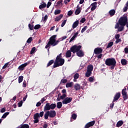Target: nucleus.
Wrapping results in <instances>:
<instances>
[{
	"mask_svg": "<svg viewBox=\"0 0 128 128\" xmlns=\"http://www.w3.org/2000/svg\"><path fill=\"white\" fill-rule=\"evenodd\" d=\"M46 4L44 2H43L42 4H41L40 5L39 8L40 10H42V8H46Z\"/></svg>",
	"mask_w": 128,
	"mask_h": 128,
	"instance_id": "obj_27",
	"label": "nucleus"
},
{
	"mask_svg": "<svg viewBox=\"0 0 128 128\" xmlns=\"http://www.w3.org/2000/svg\"><path fill=\"white\" fill-rule=\"evenodd\" d=\"M72 14H74V12H72V11L70 10L68 12V16H72Z\"/></svg>",
	"mask_w": 128,
	"mask_h": 128,
	"instance_id": "obj_52",
	"label": "nucleus"
},
{
	"mask_svg": "<svg viewBox=\"0 0 128 128\" xmlns=\"http://www.w3.org/2000/svg\"><path fill=\"white\" fill-rule=\"evenodd\" d=\"M80 48H82V46L79 45L78 46L76 45H74L70 48V50L73 54H76V52L80 50Z\"/></svg>",
	"mask_w": 128,
	"mask_h": 128,
	"instance_id": "obj_6",
	"label": "nucleus"
},
{
	"mask_svg": "<svg viewBox=\"0 0 128 128\" xmlns=\"http://www.w3.org/2000/svg\"><path fill=\"white\" fill-rule=\"evenodd\" d=\"M56 108V104L52 103L50 104V103H47L44 106V112H46V110H54Z\"/></svg>",
	"mask_w": 128,
	"mask_h": 128,
	"instance_id": "obj_5",
	"label": "nucleus"
},
{
	"mask_svg": "<svg viewBox=\"0 0 128 128\" xmlns=\"http://www.w3.org/2000/svg\"><path fill=\"white\" fill-rule=\"evenodd\" d=\"M120 34H116V36H115L116 40H118L120 38Z\"/></svg>",
	"mask_w": 128,
	"mask_h": 128,
	"instance_id": "obj_59",
	"label": "nucleus"
},
{
	"mask_svg": "<svg viewBox=\"0 0 128 128\" xmlns=\"http://www.w3.org/2000/svg\"><path fill=\"white\" fill-rule=\"evenodd\" d=\"M8 114H10V112H5L2 116V118H6V116H8Z\"/></svg>",
	"mask_w": 128,
	"mask_h": 128,
	"instance_id": "obj_34",
	"label": "nucleus"
},
{
	"mask_svg": "<svg viewBox=\"0 0 128 128\" xmlns=\"http://www.w3.org/2000/svg\"><path fill=\"white\" fill-rule=\"evenodd\" d=\"M29 64H30V61H28L27 62H26V63H24V64H21L18 66V70H24V68H26V66H28Z\"/></svg>",
	"mask_w": 128,
	"mask_h": 128,
	"instance_id": "obj_9",
	"label": "nucleus"
},
{
	"mask_svg": "<svg viewBox=\"0 0 128 128\" xmlns=\"http://www.w3.org/2000/svg\"><path fill=\"white\" fill-rule=\"evenodd\" d=\"M74 88L76 90H80V85L78 84H75Z\"/></svg>",
	"mask_w": 128,
	"mask_h": 128,
	"instance_id": "obj_18",
	"label": "nucleus"
},
{
	"mask_svg": "<svg viewBox=\"0 0 128 128\" xmlns=\"http://www.w3.org/2000/svg\"><path fill=\"white\" fill-rule=\"evenodd\" d=\"M102 48H96L94 50V54H102Z\"/></svg>",
	"mask_w": 128,
	"mask_h": 128,
	"instance_id": "obj_12",
	"label": "nucleus"
},
{
	"mask_svg": "<svg viewBox=\"0 0 128 128\" xmlns=\"http://www.w3.org/2000/svg\"><path fill=\"white\" fill-rule=\"evenodd\" d=\"M66 96V94H63L62 96H60V98L61 100H64V98Z\"/></svg>",
	"mask_w": 128,
	"mask_h": 128,
	"instance_id": "obj_50",
	"label": "nucleus"
},
{
	"mask_svg": "<svg viewBox=\"0 0 128 128\" xmlns=\"http://www.w3.org/2000/svg\"><path fill=\"white\" fill-rule=\"evenodd\" d=\"M34 124H38V122H40V120H38V118H40V114L38 113L35 114L34 116Z\"/></svg>",
	"mask_w": 128,
	"mask_h": 128,
	"instance_id": "obj_10",
	"label": "nucleus"
},
{
	"mask_svg": "<svg viewBox=\"0 0 128 128\" xmlns=\"http://www.w3.org/2000/svg\"><path fill=\"white\" fill-rule=\"evenodd\" d=\"M76 117H77V115L76 114H74L72 115V118L74 120H76Z\"/></svg>",
	"mask_w": 128,
	"mask_h": 128,
	"instance_id": "obj_43",
	"label": "nucleus"
},
{
	"mask_svg": "<svg viewBox=\"0 0 128 128\" xmlns=\"http://www.w3.org/2000/svg\"><path fill=\"white\" fill-rule=\"evenodd\" d=\"M30 128V126L28 124H22L20 125V128Z\"/></svg>",
	"mask_w": 128,
	"mask_h": 128,
	"instance_id": "obj_24",
	"label": "nucleus"
},
{
	"mask_svg": "<svg viewBox=\"0 0 128 128\" xmlns=\"http://www.w3.org/2000/svg\"><path fill=\"white\" fill-rule=\"evenodd\" d=\"M62 2V0H60L57 2L56 4H58V6H60Z\"/></svg>",
	"mask_w": 128,
	"mask_h": 128,
	"instance_id": "obj_57",
	"label": "nucleus"
},
{
	"mask_svg": "<svg viewBox=\"0 0 128 128\" xmlns=\"http://www.w3.org/2000/svg\"><path fill=\"white\" fill-rule=\"evenodd\" d=\"M66 20H64L63 21V22H62V24H61V26L62 28H64V25L66 24Z\"/></svg>",
	"mask_w": 128,
	"mask_h": 128,
	"instance_id": "obj_47",
	"label": "nucleus"
},
{
	"mask_svg": "<svg viewBox=\"0 0 128 128\" xmlns=\"http://www.w3.org/2000/svg\"><path fill=\"white\" fill-rule=\"evenodd\" d=\"M6 112V108H3L1 109L0 110V112Z\"/></svg>",
	"mask_w": 128,
	"mask_h": 128,
	"instance_id": "obj_63",
	"label": "nucleus"
},
{
	"mask_svg": "<svg viewBox=\"0 0 128 128\" xmlns=\"http://www.w3.org/2000/svg\"><path fill=\"white\" fill-rule=\"evenodd\" d=\"M105 64L108 66H110V70H114L116 66V60L114 58H108L105 60Z\"/></svg>",
	"mask_w": 128,
	"mask_h": 128,
	"instance_id": "obj_3",
	"label": "nucleus"
},
{
	"mask_svg": "<svg viewBox=\"0 0 128 128\" xmlns=\"http://www.w3.org/2000/svg\"><path fill=\"white\" fill-rule=\"evenodd\" d=\"M93 70H94V66H92V65L90 64V65H88V67H87V70L88 72H92Z\"/></svg>",
	"mask_w": 128,
	"mask_h": 128,
	"instance_id": "obj_20",
	"label": "nucleus"
},
{
	"mask_svg": "<svg viewBox=\"0 0 128 128\" xmlns=\"http://www.w3.org/2000/svg\"><path fill=\"white\" fill-rule=\"evenodd\" d=\"M28 28L30 30H34V24H28Z\"/></svg>",
	"mask_w": 128,
	"mask_h": 128,
	"instance_id": "obj_37",
	"label": "nucleus"
},
{
	"mask_svg": "<svg viewBox=\"0 0 128 128\" xmlns=\"http://www.w3.org/2000/svg\"><path fill=\"white\" fill-rule=\"evenodd\" d=\"M68 36H62V38H59V40H66V38H67Z\"/></svg>",
	"mask_w": 128,
	"mask_h": 128,
	"instance_id": "obj_53",
	"label": "nucleus"
},
{
	"mask_svg": "<svg viewBox=\"0 0 128 128\" xmlns=\"http://www.w3.org/2000/svg\"><path fill=\"white\" fill-rule=\"evenodd\" d=\"M78 20H76L75 22H74L73 24H72V28H76V26H78Z\"/></svg>",
	"mask_w": 128,
	"mask_h": 128,
	"instance_id": "obj_25",
	"label": "nucleus"
},
{
	"mask_svg": "<svg viewBox=\"0 0 128 128\" xmlns=\"http://www.w3.org/2000/svg\"><path fill=\"white\" fill-rule=\"evenodd\" d=\"M50 45L54 46V44L52 43V41L51 40L50 38L48 43L45 46V48H48L50 46Z\"/></svg>",
	"mask_w": 128,
	"mask_h": 128,
	"instance_id": "obj_15",
	"label": "nucleus"
},
{
	"mask_svg": "<svg viewBox=\"0 0 128 128\" xmlns=\"http://www.w3.org/2000/svg\"><path fill=\"white\" fill-rule=\"evenodd\" d=\"M46 97H44L43 98H42L40 102L42 104H44V102H46Z\"/></svg>",
	"mask_w": 128,
	"mask_h": 128,
	"instance_id": "obj_51",
	"label": "nucleus"
},
{
	"mask_svg": "<svg viewBox=\"0 0 128 128\" xmlns=\"http://www.w3.org/2000/svg\"><path fill=\"white\" fill-rule=\"evenodd\" d=\"M56 116V112L54 110H47L46 112L44 114V118L45 120H48V116L50 118H54Z\"/></svg>",
	"mask_w": 128,
	"mask_h": 128,
	"instance_id": "obj_4",
	"label": "nucleus"
},
{
	"mask_svg": "<svg viewBox=\"0 0 128 128\" xmlns=\"http://www.w3.org/2000/svg\"><path fill=\"white\" fill-rule=\"evenodd\" d=\"M56 35H53L50 38L51 40H52V43H53V46H56L60 42V40H56Z\"/></svg>",
	"mask_w": 128,
	"mask_h": 128,
	"instance_id": "obj_7",
	"label": "nucleus"
},
{
	"mask_svg": "<svg viewBox=\"0 0 128 128\" xmlns=\"http://www.w3.org/2000/svg\"><path fill=\"white\" fill-rule=\"evenodd\" d=\"M80 22H82V24H84V22H86V18H83L80 20Z\"/></svg>",
	"mask_w": 128,
	"mask_h": 128,
	"instance_id": "obj_58",
	"label": "nucleus"
},
{
	"mask_svg": "<svg viewBox=\"0 0 128 128\" xmlns=\"http://www.w3.org/2000/svg\"><path fill=\"white\" fill-rule=\"evenodd\" d=\"M86 28H88V26H84V27L82 28V30H81L82 34H84V32H86Z\"/></svg>",
	"mask_w": 128,
	"mask_h": 128,
	"instance_id": "obj_39",
	"label": "nucleus"
},
{
	"mask_svg": "<svg viewBox=\"0 0 128 128\" xmlns=\"http://www.w3.org/2000/svg\"><path fill=\"white\" fill-rule=\"evenodd\" d=\"M61 12L62 11L60 10H55L54 14L56 15L60 14Z\"/></svg>",
	"mask_w": 128,
	"mask_h": 128,
	"instance_id": "obj_36",
	"label": "nucleus"
},
{
	"mask_svg": "<svg viewBox=\"0 0 128 128\" xmlns=\"http://www.w3.org/2000/svg\"><path fill=\"white\" fill-rule=\"evenodd\" d=\"M72 98L70 97H66V98L64 99L62 102L63 104H68L72 102Z\"/></svg>",
	"mask_w": 128,
	"mask_h": 128,
	"instance_id": "obj_8",
	"label": "nucleus"
},
{
	"mask_svg": "<svg viewBox=\"0 0 128 128\" xmlns=\"http://www.w3.org/2000/svg\"><path fill=\"white\" fill-rule=\"evenodd\" d=\"M74 86V82H67L66 84V88H72Z\"/></svg>",
	"mask_w": 128,
	"mask_h": 128,
	"instance_id": "obj_26",
	"label": "nucleus"
},
{
	"mask_svg": "<svg viewBox=\"0 0 128 128\" xmlns=\"http://www.w3.org/2000/svg\"><path fill=\"white\" fill-rule=\"evenodd\" d=\"M68 82V80L66 79H62L60 84H66Z\"/></svg>",
	"mask_w": 128,
	"mask_h": 128,
	"instance_id": "obj_41",
	"label": "nucleus"
},
{
	"mask_svg": "<svg viewBox=\"0 0 128 128\" xmlns=\"http://www.w3.org/2000/svg\"><path fill=\"white\" fill-rule=\"evenodd\" d=\"M88 80L90 82H92L94 80V76L90 77L88 78Z\"/></svg>",
	"mask_w": 128,
	"mask_h": 128,
	"instance_id": "obj_38",
	"label": "nucleus"
},
{
	"mask_svg": "<svg viewBox=\"0 0 128 128\" xmlns=\"http://www.w3.org/2000/svg\"><path fill=\"white\" fill-rule=\"evenodd\" d=\"M114 102H112V104H110V108H114Z\"/></svg>",
	"mask_w": 128,
	"mask_h": 128,
	"instance_id": "obj_55",
	"label": "nucleus"
},
{
	"mask_svg": "<svg viewBox=\"0 0 128 128\" xmlns=\"http://www.w3.org/2000/svg\"><path fill=\"white\" fill-rule=\"evenodd\" d=\"M8 64H10V62L6 63L4 65L2 66V69L4 70V68H6L8 66Z\"/></svg>",
	"mask_w": 128,
	"mask_h": 128,
	"instance_id": "obj_49",
	"label": "nucleus"
},
{
	"mask_svg": "<svg viewBox=\"0 0 128 128\" xmlns=\"http://www.w3.org/2000/svg\"><path fill=\"white\" fill-rule=\"evenodd\" d=\"M114 46V42H111L108 44V45L106 46V48H112Z\"/></svg>",
	"mask_w": 128,
	"mask_h": 128,
	"instance_id": "obj_31",
	"label": "nucleus"
},
{
	"mask_svg": "<svg viewBox=\"0 0 128 128\" xmlns=\"http://www.w3.org/2000/svg\"><path fill=\"white\" fill-rule=\"evenodd\" d=\"M32 37H30V38H29L28 39V40H27V41H26V42L28 43V44H30V42H32Z\"/></svg>",
	"mask_w": 128,
	"mask_h": 128,
	"instance_id": "obj_42",
	"label": "nucleus"
},
{
	"mask_svg": "<svg viewBox=\"0 0 128 128\" xmlns=\"http://www.w3.org/2000/svg\"><path fill=\"white\" fill-rule=\"evenodd\" d=\"M50 6H52V2H48L46 8H50Z\"/></svg>",
	"mask_w": 128,
	"mask_h": 128,
	"instance_id": "obj_60",
	"label": "nucleus"
},
{
	"mask_svg": "<svg viewBox=\"0 0 128 128\" xmlns=\"http://www.w3.org/2000/svg\"><path fill=\"white\" fill-rule=\"evenodd\" d=\"M22 106V100L20 101L18 103V106L19 108H20V106Z\"/></svg>",
	"mask_w": 128,
	"mask_h": 128,
	"instance_id": "obj_54",
	"label": "nucleus"
},
{
	"mask_svg": "<svg viewBox=\"0 0 128 128\" xmlns=\"http://www.w3.org/2000/svg\"><path fill=\"white\" fill-rule=\"evenodd\" d=\"M44 111L40 112V113L39 114V117L40 116V118H42L44 116Z\"/></svg>",
	"mask_w": 128,
	"mask_h": 128,
	"instance_id": "obj_48",
	"label": "nucleus"
},
{
	"mask_svg": "<svg viewBox=\"0 0 128 128\" xmlns=\"http://www.w3.org/2000/svg\"><path fill=\"white\" fill-rule=\"evenodd\" d=\"M48 15H45L44 18H42V22H46V20H48Z\"/></svg>",
	"mask_w": 128,
	"mask_h": 128,
	"instance_id": "obj_44",
	"label": "nucleus"
},
{
	"mask_svg": "<svg viewBox=\"0 0 128 128\" xmlns=\"http://www.w3.org/2000/svg\"><path fill=\"white\" fill-rule=\"evenodd\" d=\"M122 96L124 100H128V94H122Z\"/></svg>",
	"mask_w": 128,
	"mask_h": 128,
	"instance_id": "obj_32",
	"label": "nucleus"
},
{
	"mask_svg": "<svg viewBox=\"0 0 128 128\" xmlns=\"http://www.w3.org/2000/svg\"><path fill=\"white\" fill-rule=\"evenodd\" d=\"M96 124V121L93 120L92 122H88L87 124H86L84 128H90V126H92Z\"/></svg>",
	"mask_w": 128,
	"mask_h": 128,
	"instance_id": "obj_13",
	"label": "nucleus"
},
{
	"mask_svg": "<svg viewBox=\"0 0 128 128\" xmlns=\"http://www.w3.org/2000/svg\"><path fill=\"white\" fill-rule=\"evenodd\" d=\"M80 12H81L80 8L78 7V6L77 9L75 11V14L76 15L80 14Z\"/></svg>",
	"mask_w": 128,
	"mask_h": 128,
	"instance_id": "obj_23",
	"label": "nucleus"
},
{
	"mask_svg": "<svg viewBox=\"0 0 128 128\" xmlns=\"http://www.w3.org/2000/svg\"><path fill=\"white\" fill-rule=\"evenodd\" d=\"M62 103L60 102H57L56 108H62Z\"/></svg>",
	"mask_w": 128,
	"mask_h": 128,
	"instance_id": "obj_30",
	"label": "nucleus"
},
{
	"mask_svg": "<svg viewBox=\"0 0 128 128\" xmlns=\"http://www.w3.org/2000/svg\"><path fill=\"white\" fill-rule=\"evenodd\" d=\"M66 58H70L72 56V51L70 50H68L66 53Z\"/></svg>",
	"mask_w": 128,
	"mask_h": 128,
	"instance_id": "obj_19",
	"label": "nucleus"
},
{
	"mask_svg": "<svg viewBox=\"0 0 128 128\" xmlns=\"http://www.w3.org/2000/svg\"><path fill=\"white\" fill-rule=\"evenodd\" d=\"M18 78V83L20 84V82H22L24 80V76H20Z\"/></svg>",
	"mask_w": 128,
	"mask_h": 128,
	"instance_id": "obj_33",
	"label": "nucleus"
},
{
	"mask_svg": "<svg viewBox=\"0 0 128 128\" xmlns=\"http://www.w3.org/2000/svg\"><path fill=\"white\" fill-rule=\"evenodd\" d=\"M120 98V92H118L116 93L115 96H114L113 99V102H116V100H118Z\"/></svg>",
	"mask_w": 128,
	"mask_h": 128,
	"instance_id": "obj_11",
	"label": "nucleus"
},
{
	"mask_svg": "<svg viewBox=\"0 0 128 128\" xmlns=\"http://www.w3.org/2000/svg\"><path fill=\"white\" fill-rule=\"evenodd\" d=\"M124 50L125 54H128V48H124Z\"/></svg>",
	"mask_w": 128,
	"mask_h": 128,
	"instance_id": "obj_64",
	"label": "nucleus"
},
{
	"mask_svg": "<svg viewBox=\"0 0 128 128\" xmlns=\"http://www.w3.org/2000/svg\"><path fill=\"white\" fill-rule=\"evenodd\" d=\"M92 72L90 71H86V74H85V76H86V78H90V76H92Z\"/></svg>",
	"mask_w": 128,
	"mask_h": 128,
	"instance_id": "obj_28",
	"label": "nucleus"
},
{
	"mask_svg": "<svg viewBox=\"0 0 128 128\" xmlns=\"http://www.w3.org/2000/svg\"><path fill=\"white\" fill-rule=\"evenodd\" d=\"M128 93L126 92V88H124L122 90V94H127Z\"/></svg>",
	"mask_w": 128,
	"mask_h": 128,
	"instance_id": "obj_35",
	"label": "nucleus"
},
{
	"mask_svg": "<svg viewBox=\"0 0 128 128\" xmlns=\"http://www.w3.org/2000/svg\"><path fill=\"white\" fill-rule=\"evenodd\" d=\"M38 28H40V24H36L34 26V30H38Z\"/></svg>",
	"mask_w": 128,
	"mask_h": 128,
	"instance_id": "obj_45",
	"label": "nucleus"
},
{
	"mask_svg": "<svg viewBox=\"0 0 128 128\" xmlns=\"http://www.w3.org/2000/svg\"><path fill=\"white\" fill-rule=\"evenodd\" d=\"M35 52H36V47H34L30 50V54H34Z\"/></svg>",
	"mask_w": 128,
	"mask_h": 128,
	"instance_id": "obj_46",
	"label": "nucleus"
},
{
	"mask_svg": "<svg viewBox=\"0 0 128 128\" xmlns=\"http://www.w3.org/2000/svg\"><path fill=\"white\" fill-rule=\"evenodd\" d=\"M121 64L122 66H126V64H128V60H126V59H122Z\"/></svg>",
	"mask_w": 128,
	"mask_h": 128,
	"instance_id": "obj_22",
	"label": "nucleus"
},
{
	"mask_svg": "<svg viewBox=\"0 0 128 128\" xmlns=\"http://www.w3.org/2000/svg\"><path fill=\"white\" fill-rule=\"evenodd\" d=\"M97 4H98V2H94L91 4V6H92L91 8L92 12H94V10H96V8Z\"/></svg>",
	"mask_w": 128,
	"mask_h": 128,
	"instance_id": "obj_14",
	"label": "nucleus"
},
{
	"mask_svg": "<svg viewBox=\"0 0 128 128\" xmlns=\"http://www.w3.org/2000/svg\"><path fill=\"white\" fill-rule=\"evenodd\" d=\"M128 15H123L119 18L118 22L115 25L114 28L116 29L118 28V32H122V30H124V26H126V25L128 24Z\"/></svg>",
	"mask_w": 128,
	"mask_h": 128,
	"instance_id": "obj_2",
	"label": "nucleus"
},
{
	"mask_svg": "<svg viewBox=\"0 0 128 128\" xmlns=\"http://www.w3.org/2000/svg\"><path fill=\"white\" fill-rule=\"evenodd\" d=\"M74 38H76L75 37H74V36H73L70 38V40L69 42H72V40H74Z\"/></svg>",
	"mask_w": 128,
	"mask_h": 128,
	"instance_id": "obj_62",
	"label": "nucleus"
},
{
	"mask_svg": "<svg viewBox=\"0 0 128 128\" xmlns=\"http://www.w3.org/2000/svg\"><path fill=\"white\" fill-rule=\"evenodd\" d=\"M128 7L127 6H124L123 8V12H126L128 10Z\"/></svg>",
	"mask_w": 128,
	"mask_h": 128,
	"instance_id": "obj_56",
	"label": "nucleus"
},
{
	"mask_svg": "<svg viewBox=\"0 0 128 128\" xmlns=\"http://www.w3.org/2000/svg\"><path fill=\"white\" fill-rule=\"evenodd\" d=\"M116 44H118V42H122V40L120 39H116Z\"/></svg>",
	"mask_w": 128,
	"mask_h": 128,
	"instance_id": "obj_61",
	"label": "nucleus"
},
{
	"mask_svg": "<svg viewBox=\"0 0 128 128\" xmlns=\"http://www.w3.org/2000/svg\"><path fill=\"white\" fill-rule=\"evenodd\" d=\"M76 55L78 56H79L80 58L84 56V52L82 50H80L79 51H78L76 52Z\"/></svg>",
	"mask_w": 128,
	"mask_h": 128,
	"instance_id": "obj_16",
	"label": "nucleus"
},
{
	"mask_svg": "<svg viewBox=\"0 0 128 128\" xmlns=\"http://www.w3.org/2000/svg\"><path fill=\"white\" fill-rule=\"evenodd\" d=\"M62 16H64V15L62 14H61L58 16L56 17L54 20L55 22H58V20H60Z\"/></svg>",
	"mask_w": 128,
	"mask_h": 128,
	"instance_id": "obj_21",
	"label": "nucleus"
},
{
	"mask_svg": "<svg viewBox=\"0 0 128 128\" xmlns=\"http://www.w3.org/2000/svg\"><path fill=\"white\" fill-rule=\"evenodd\" d=\"M114 14H116V10H112L110 11H109L110 16H114Z\"/></svg>",
	"mask_w": 128,
	"mask_h": 128,
	"instance_id": "obj_29",
	"label": "nucleus"
},
{
	"mask_svg": "<svg viewBox=\"0 0 128 128\" xmlns=\"http://www.w3.org/2000/svg\"><path fill=\"white\" fill-rule=\"evenodd\" d=\"M78 78H80V74H78V73H76L74 76V78L75 80H78Z\"/></svg>",
	"mask_w": 128,
	"mask_h": 128,
	"instance_id": "obj_40",
	"label": "nucleus"
},
{
	"mask_svg": "<svg viewBox=\"0 0 128 128\" xmlns=\"http://www.w3.org/2000/svg\"><path fill=\"white\" fill-rule=\"evenodd\" d=\"M124 124V122L122 120H119L116 124V128H120Z\"/></svg>",
	"mask_w": 128,
	"mask_h": 128,
	"instance_id": "obj_17",
	"label": "nucleus"
},
{
	"mask_svg": "<svg viewBox=\"0 0 128 128\" xmlns=\"http://www.w3.org/2000/svg\"><path fill=\"white\" fill-rule=\"evenodd\" d=\"M62 58V53H60L56 56L55 62L54 60H52L48 62L46 65V68L50 66L52 64H54L52 66V68H58V66H64V60Z\"/></svg>",
	"mask_w": 128,
	"mask_h": 128,
	"instance_id": "obj_1",
	"label": "nucleus"
}]
</instances>
